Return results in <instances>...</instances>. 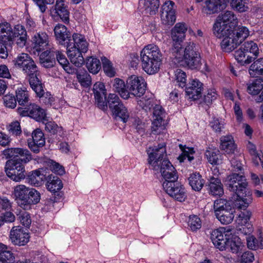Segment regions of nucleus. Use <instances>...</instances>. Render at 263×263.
I'll use <instances>...</instances> for the list:
<instances>
[{
    "instance_id": "f257e3e1",
    "label": "nucleus",
    "mask_w": 263,
    "mask_h": 263,
    "mask_svg": "<svg viewBox=\"0 0 263 263\" xmlns=\"http://www.w3.org/2000/svg\"><path fill=\"white\" fill-rule=\"evenodd\" d=\"M165 145L164 143L157 146L149 147L147 150L148 155V162L152 168L160 170L164 182H174L178 179L176 170L171 162L163 159L166 154Z\"/></svg>"
},
{
    "instance_id": "f03ea898",
    "label": "nucleus",
    "mask_w": 263,
    "mask_h": 263,
    "mask_svg": "<svg viewBox=\"0 0 263 263\" xmlns=\"http://www.w3.org/2000/svg\"><path fill=\"white\" fill-rule=\"evenodd\" d=\"M226 184L230 191L235 194V206L245 210L252 201V193L247 188L246 177L239 173H232L227 177Z\"/></svg>"
},
{
    "instance_id": "7ed1b4c3",
    "label": "nucleus",
    "mask_w": 263,
    "mask_h": 263,
    "mask_svg": "<svg viewBox=\"0 0 263 263\" xmlns=\"http://www.w3.org/2000/svg\"><path fill=\"white\" fill-rule=\"evenodd\" d=\"M162 54L155 44H148L141 50L140 60L142 69L148 74H154L160 69Z\"/></svg>"
},
{
    "instance_id": "20e7f679",
    "label": "nucleus",
    "mask_w": 263,
    "mask_h": 263,
    "mask_svg": "<svg viewBox=\"0 0 263 263\" xmlns=\"http://www.w3.org/2000/svg\"><path fill=\"white\" fill-rule=\"evenodd\" d=\"M72 39L73 45L70 42L67 45V54L73 64L77 67H80L84 62L82 53L87 52L88 43L85 37L81 34L74 33Z\"/></svg>"
},
{
    "instance_id": "39448f33",
    "label": "nucleus",
    "mask_w": 263,
    "mask_h": 263,
    "mask_svg": "<svg viewBox=\"0 0 263 263\" xmlns=\"http://www.w3.org/2000/svg\"><path fill=\"white\" fill-rule=\"evenodd\" d=\"M187 27L185 23H178L171 31V37L173 42V47L172 51L175 58L180 61L182 58V49L181 43L185 38V33Z\"/></svg>"
},
{
    "instance_id": "423d86ee",
    "label": "nucleus",
    "mask_w": 263,
    "mask_h": 263,
    "mask_svg": "<svg viewBox=\"0 0 263 263\" xmlns=\"http://www.w3.org/2000/svg\"><path fill=\"white\" fill-rule=\"evenodd\" d=\"M227 203L226 200L219 199L215 200L214 203L216 217L223 224L230 223L234 217V210L228 205Z\"/></svg>"
},
{
    "instance_id": "0eeeda50",
    "label": "nucleus",
    "mask_w": 263,
    "mask_h": 263,
    "mask_svg": "<svg viewBox=\"0 0 263 263\" xmlns=\"http://www.w3.org/2000/svg\"><path fill=\"white\" fill-rule=\"evenodd\" d=\"M183 59L189 68L192 69H198L200 68V56L196 51L194 43H189L185 47Z\"/></svg>"
},
{
    "instance_id": "6e6552de",
    "label": "nucleus",
    "mask_w": 263,
    "mask_h": 263,
    "mask_svg": "<svg viewBox=\"0 0 263 263\" xmlns=\"http://www.w3.org/2000/svg\"><path fill=\"white\" fill-rule=\"evenodd\" d=\"M5 172L10 179L18 182L25 178V167L15 159L8 160L5 165Z\"/></svg>"
},
{
    "instance_id": "1a4fd4ad",
    "label": "nucleus",
    "mask_w": 263,
    "mask_h": 263,
    "mask_svg": "<svg viewBox=\"0 0 263 263\" xmlns=\"http://www.w3.org/2000/svg\"><path fill=\"white\" fill-rule=\"evenodd\" d=\"M126 85L129 96L140 97L145 92L146 84L142 77L132 75L127 79Z\"/></svg>"
},
{
    "instance_id": "9d476101",
    "label": "nucleus",
    "mask_w": 263,
    "mask_h": 263,
    "mask_svg": "<svg viewBox=\"0 0 263 263\" xmlns=\"http://www.w3.org/2000/svg\"><path fill=\"white\" fill-rule=\"evenodd\" d=\"M219 35L216 33L214 34L218 38H222L220 46L222 50L226 52H230L234 50L239 44V41H237L234 35L230 31V29H222L219 30Z\"/></svg>"
},
{
    "instance_id": "9b49d317",
    "label": "nucleus",
    "mask_w": 263,
    "mask_h": 263,
    "mask_svg": "<svg viewBox=\"0 0 263 263\" xmlns=\"http://www.w3.org/2000/svg\"><path fill=\"white\" fill-rule=\"evenodd\" d=\"M162 185L165 192L174 199L182 202L186 199V195L184 188L177 181L163 182Z\"/></svg>"
},
{
    "instance_id": "f8f14e48",
    "label": "nucleus",
    "mask_w": 263,
    "mask_h": 263,
    "mask_svg": "<svg viewBox=\"0 0 263 263\" xmlns=\"http://www.w3.org/2000/svg\"><path fill=\"white\" fill-rule=\"evenodd\" d=\"M13 63L15 67L26 74L35 72L37 68L33 59L25 53L19 54L13 60Z\"/></svg>"
},
{
    "instance_id": "ddd939ff",
    "label": "nucleus",
    "mask_w": 263,
    "mask_h": 263,
    "mask_svg": "<svg viewBox=\"0 0 263 263\" xmlns=\"http://www.w3.org/2000/svg\"><path fill=\"white\" fill-rule=\"evenodd\" d=\"M3 155L6 158L16 160L21 164H24L32 159L29 151L27 149L21 148H10L3 151Z\"/></svg>"
},
{
    "instance_id": "4468645a",
    "label": "nucleus",
    "mask_w": 263,
    "mask_h": 263,
    "mask_svg": "<svg viewBox=\"0 0 263 263\" xmlns=\"http://www.w3.org/2000/svg\"><path fill=\"white\" fill-rule=\"evenodd\" d=\"M230 234L231 233L230 229L221 227L212 232L211 239L215 247L223 251L226 249L227 239Z\"/></svg>"
},
{
    "instance_id": "2eb2a0df",
    "label": "nucleus",
    "mask_w": 263,
    "mask_h": 263,
    "mask_svg": "<svg viewBox=\"0 0 263 263\" xmlns=\"http://www.w3.org/2000/svg\"><path fill=\"white\" fill-rule=\"evenodd\" d=\"M229 23H236L237 17L232 11H227L224 13L219 15L217 17L213 25V32H216V33L218 35H220L219 30L231 28L228 25Z\"/></svg>"
},
{
    "instance_id": "dca6fc26",
    "label": "nucleus",
    "mask_w": 263,
    "mask_h": 263,
    "mask_svg": "<svg viewBox=\"0 0 263 263\" xmlns=\"http://www.w3.org/2000/svg\"><path fill=\"white\" fill-rule=\"evenodd\" d=\"M31 43L34 50L41 52L46 49L51 48L49 44V36L44 31L34 33L31 36Z\"/></svg>"
},
{
    "instance_id": "f3484780",
    "label": "nucleus",
    "mask_w": 263,
    "mask_h": 263,
    "mask_svg": "<svg viewBox=\"0 0 263 263\" xmlns=\"http://www.w3.org/2000/svg\"><path fill=\"white\" fill-rule=\"evenodd\" d=\"M9 237L13 245L21 246L28 242L30 236L21 227L14 226L10 232Z\"/></svg>"
},
{
    "instance_id": "a211bd4d",
    "label": "nucleus",
    "mask_w": 263,
    "mask_h": 263,
    "mask_svg": "<svg viewBox=\"0 0 263 263\" xmlns=\"http://www.w3.org/2000/svg\"><path fill=\"white\" fill-rule=\"evenodd\" d=\"M175 3L172 1H167L162 6L161 19L163 24L173 25L176 21Z\"/></svg>"
},
{
    "instance_id": "6ab92c4d",
    "label": "nucleus",
    "mask_w": 263,
    "mask_h": 263,
    "mask_svg": "<svg viewBox=\"0 0 263 263\" xmlns=\"http://www.w3.org/2000/svg\"><path fill=\"white\" fill-rule=\"evenodd\" d=\"M228 2L229 0H205L202 11L209 15L217 13L226 8Z\"/></svg>"
},
{
    "instance_id": "aec40b11",
    "label": "nucleus",
    "mask_w": 263,
    "mask_h": 263,
    "mask_svg": "<svg viewBox=\"0 0 263 263\" xmlns=\"http://www.w3.org/2000/svg\"><path fill=\"white\" fill-rule=\"evenodd\" d=\"M93 93L96 103L99 108L105 110L107 108L106 90L104 84L100 82H96L93 85Z\"/></svg>"
},
{
    "instance_id": "412c9836",
    "label": "nucleus",
    "mask_w": 263,
    "mask_h": 263,
    "mask_svg": "<svg viewBox=\"0 0 263 263\" xmlns=\"http://www.w3.org/2000/svg\"><path fill=\"white\" fill-rule=\"evenodd\" d=\"M159 0H139L138 9L146 15H154L158 11Z\"/></svg>"
},
{
    "instance_id": "4be33fe9",
    "label": "nucleus",
    "mask_w": 263,
    "mask_h": 263,
    "mask_svg": "<svg viewBox=\"0 0 263 263\" xmlns=\"http://www.w3.org/2000/svg\"><path fill=\"white\" fill-rule=\"evenodd\" d=\"M32 138L30 140H28V147L34 153H37L40 151V148L45 143L44 134L41 130L36 129L32 133Z\"/></svg>"
},
{
    "instance_id": "5701e85b",
    "label": "nucleus",
    "mask_w": 263,
    "mask_h": 263,
    "mask_svg": "<svg viewBox=\"0 0 263 263\" xmlns=\"http://www.w3.org/2000/svg\"><path fill=\"white\" fill-rule=\"evenodd\" d=\"M27 34L26 29L23 25L18 24L13 29V36L11 42H15L20 47H23L27 41Z\"/></svg>"
},
{
    "instance_id": "b1692460",
    "label": "nucleus",
    "mask_w": 263,
    "mask_h": 263,
    "mask_svg": "<svg viewBox=\"0 0 263 263\" xmlns=\"http://www.w3.org/2000/svg\"><path fill=\"white\" fill-rule=\"evenodd\" d=\"M28 77L29 85L36 96H42L44 89L43 84L40 78V73L37 68L35 72H31L26 74Z\"/></svg>"
},
{
    "instance_id": "393cba45",
    "label": "nucleus",
    "mask_w": 263,
    "mask_h": 263,
    "mask_svg": "<svg viewBox=\"0 0 263 263\" xmlns=\"http://www.w3.org/2000/svg\"><path fill=\"white\" fill-rule=\"evenodd\" d=\"M54 33L59 43L67 46L70 41V34L67 28L64 25L58 24L54 28Z\"/></svg>"
},
{
    "instance_id": "a878e982",
    "label": "nucleus",
    "mask_w": 263,
    "mask_h": 263,
    "mask_svg": "<svg viewBox=\"0 0 263 263\" xmlns=\"http://www.w3.org/2000/svg\"><path fill=\"white\" fill-rule=\"evenodd\" d=\"M202 91V84L195 79L189 82L185 88L186 95L189 99L194 100L199 99L201 97Z\"/></svg>"
},
{
    "instance_id": "bb28decb",
    "label": "nucleus",
    "mask_w": 263,
    "mask_h": 263,
    "mask_svg": "<svg viewBox=\"0 0 263 263\" xmlns=\"http://www.w3.org/2000/svg\"><path fill=\"white\" fill-rule=\"evenodd\" d=\"M40 62L45 68H50L54 66L55 63L54 51L52 48H49L43 52L40 55Z\"/></svg>"
},
{
    "instance_id": "cd10ccee",
    "label": "nucleus",
    "mask_w": 263,
    "mask_h": 263,
    "mask_svg": "<svg viewBox=\"0 0 263 263\" xmlns=\"http://www.w3.org/2000/svg\"><path fill=\"white\" fill-rule=\"evenodd\" d=\"M29 191V188L23 184L18 185L14 189V196L16 199L20 201L19 204L22 208H23V206L26 203Z\"/></svg>"
},
{
    "instance_id": "c85d7f7f",
    "label": "nucleus",
    "mask_w": 263,
    "mask_h": 263,
    "mask_svg": "<svg viewBox=\"0 0 263 263\" xmlns=\"http://www.w3.org/2000/svg\"><path fill=\"white\" fill-rule=\"evenodd\" d=\"M210 193L215 196H221L223 194L222 184L219 179L212 177L209 184Z\"/></svg>"
},
{
    "instance_id": "c756f323",
    "label": "nucleus",
    "mask_w": 263,
    "mask_h": 263,
    "mask_svg": "<svg viewBox=\"0 0 263 263\" xmlns=\"http://www.w3.org/2000/svg\"><path fill=\"white\" fill-rule=\"evenodd\" d=\"M30 117L36 121H42L43 122L47 121L46 114L44 109L35 104H30L29 106Z\"/></svg>"
},
{
    "instance_id": "7c9ffc66",
    "label": "nucleus",
    "mask_w": 263,
    "mask_h": 263,
    "mask_svg": "<svg viewBox=\"0 0 263 263\" xmlns=\"http://www.w3.org/2000/svg\"><path fill=\"white\" fill-rule=\"evenodd\" d=\"M13 29L11 25L6 22L0 23V40L4 42H11Z\"/></svg>"
},
{
    "instance_id": "2f4dec72",
    "label": "nucleus",
    "mask_w": 263,
    "mask_h": 263,
    "mask_svg": "<svg viewBox=\"0 0 263 263\" xmlns=\"http://www.w3.org/2000/svg\"><path fill=\"white\" fill-rule=\"evenodd\" d=\"M230 31L239 43H241L250 35L248 28L245 26H239L235 28H230Z\"/></svg>"
},
{
    "instance_id": "473e14b6",
    "label": "nucleus",
    "mask_w": 263,
    "mask_h": 263,
    "mask_svg": "<svg viewBox=\"0 0 263 263\" xmlns=\"http://www.w3.org/2000/svg\"><path fill=\"white\" fill-rule=\"evenodd\" d=\"M220 148L228 154H233L236 148L231 136L222 137L220 139Z\"/></svg>"
},
{
    "instance_id": "72a5a7b5",
    "label": "nucleus",
    "mask_w": 263,
    "mask_h": 263,
    "mask_svg": "<svg viewBox=\"0 0 263 263\" xmlns=\"http://www.w3.org/2000/svg\"><path fill=\"white\" fill-rule=\"evenodd\" d=\"M55 13L58 15L60 18L64 22L69 21V12L67 9V6L62 1H56V4L54 8Z\"/></svg>"
},
{
    "instance_id": "f704fd0d",
    "label": "nucleus",
    "mask_w": 263,
    "mask_h": 263,
    "mask_svg": "<svg viewBox=\"0 0 263 263\" xmlns=\"http://www.w3.org/2000/svg\"><path fill=\"white\" fill-rule=\"evenodd\" d=\"M7 246L0 242V263H14V254L8 250Z\"/></svg>"
},
{
    "instance_id": "c9c22d12",
    "label": "nucleus",
    "mask_w": 263,
    "mask_h": 263,
    "mask_svg": "<svg viewBox=\"0 0 263 263\" xmlns=\"http://www.w3.org/2000/svg\"><path fill=\"white\" fill-rule=\"evenodd\" d=\"M42 172L43 171L41 170L31 172L28 176V182L35 186L41 185L46 178L45 175Z\"/></svg>"
},
{
    "instance_id": "e433bc0d",
    "label": "nucleus",
    "mask_w": 263,
    "mask_h": 263,
    "mask_svg": "<svg viewBox=\"0 0 263 263\" xmlns=\"http://www.w3.org/2000/svg\"><path fill=\"white\" fill-rule=\"evenodd\" d=\"M46 187L49 191L55 193L62 189L63 183L58 177L50 175L48 176Z\"/></svg>"
},
{
    "instance_id": "4c0bfd02",
    "label": "nucleus",
    "mask_w": 263,
    "mask_h": 263,
    "mask_svg": "<svg viewBox=\"0 0 263 263\" xmlns=\"http://www.w3.org/2000/svg\"><path fill=\"white\" fill-rule=\"evenodd\" d=\"M234 56L238 62L242 65L249 64L253 61V58L248 54L246 51L243 50L242 45L238 49L235 51Z\"/></svg>"
},
{
    "instance_id": "58836bf2",
    "label": "nucleus",
    "mask_w": 263,
    "mask_h": 263,
    "mask_svg": "<svg viewBox=\"0 0 263 263\" xmlns=\"http://www.w3.org/2000/svg\"><path fill=\"white\" fill-rule=\"evenodd\" d=\"M189 181L192 188L197 191L201 190L205 183L201 176L197 173L192 174L189 178Z\"/></svg>"
},
{
    "instance_id": "ea45409f",
    "label": "nucleus",
    "mask_w": 263,
    "mask_h": 263,
    "mask_svg": "<svg viewBox=\"0 0 263 263\" xmlns=\"http://www.w3.org/2000/svg\"><path fill=\"white\" fill-rule=\"evenodd\" d=\"M113 88L118 92L120 96L124 99L129 98V92L127 91L124 82L119 78H116L113 82Z\"/></svg>"
},
{
    "instance_id": "a19ab883",
    "label": "nucleus",
    "mask_w": 263,
    "mask_h": 263,
    "mask_svg": "<svg viewBox=\"0 0 263 263\" xmlns=\"http://www.w3.org/2000/svg\"><path fill=\"white\" fill-rule=\"evenodd\" d=\"M205 155L209 162L213 165H219L222 163V157L218 150L209 148L206 151Z\"/></svg>"
},
{
    "instance_id": "79ce46f5",
    "label": "nucleus",
    "mask_w": 263,
    "mask_h": 263,
    "mask_svg": "<svg viewBox=\"0 0 263 263\" xmlns=\"http://www.w3.org/2000/svg\"><path fill=\"white\" fill-rule=\"evenodd\" d=\"M41 199L40 194L34 189H29V191L27 197L26 203L23 206L24 209H28L30 208L31 204L37 203Z\"/></svg>"
},
{
    "instance_id": "37998d69",
    "label": "nucleus",
    "mask_w": 263,
    "mask_h": 263,
    "mask_svg": "<svg viewBox=\"0 0 263 263\" xmlns=\"http://www.w3.org/2000/svg\"><path fill=\"white\" fill-rule=\"evenodd\" d=\"M249 72L252 77H257L260 75L263 76V58L254 61L250 66Z\"/></svg>"
},
{
    "instance_id": "c03bdc74",
    "label": "nucleus",
    "mask_w": 263,
    "mask_h": 263,
    "mask_svg": "<svg viewBox=\"0 0 263 263\" xmlns=\"http://www.w3.org/2000/svg\"><path fill=\"white\" fill-rule=\"evenodd\" d=\"M54 57L66 72L72 73L74 72V69L70 67L67 58L63 53L59 51H54Z\"/></svg>"
},
{
    "instance_id": "a18cd8bd",
    "label": "nucleus",
    "mask_w": 263,
    "mask_h": 263,
    "mask_svg": "<svg viewBox=\"0 0 263 263\" xmlns=\"http://www.w3.org/2000/svg\"><path fill=\"white\" fill-rule=\"evenodd\" d=\"M242 48L245 50L248 54H252L253 60L259 56V49L257 44L252 41L245 42L242 44Z\"/></svg>"
},
{
    "instance_id": "49530a36",
    "label": "nucleus",
    "mask_w": 263,
    "mask_h": 263,
    "mask_svg": "<svg viewBox=\"0 0 263 263\" xmlns=\"http://www.w3.org/2000/svg\"><path fill=\"white\" fill-rule=\"evenodd\" d=\"M86 66L88 71L92 74L98 73L101 68L99 60L92 57L87 58Z\"/></svg>"
},
{
    "instance_id": "de8ad7c7",
    "label": "nucleus",
    "mask_w": 263,
    "mask_h": 263,
    "mask_svg": "<svg viewBox=\"0 0 263 263\" xmlns=\"http://www.w3.org/2000/svg\"><path fill=\"white\" fill-rule=\"evenodd\" d=\"M263 89V79H257L248 85L247 91L252 96L257 95Z\"/></svg>"
},
{
    "instance_id": "09e8293b",
    "label": "nucleus",
    "mask_w": 263,
    "mask_h": 263,
    "mask_svg": "<svg viewBox=\"0 0 263 263\" xmlns=\"http://www.w3.org/2000/svg\"><path fill=\"white\" fill-rule=\"evenodd\" d=\"M250 0H230L231 7L234 10L239 12H245L249 9Z\"/></svg>"
},
{
    "instance_id": "8fccbe9b",
    "label": "nucleus",
    "mask_w": 263,
    "mask_h": 263,
    "mask_svg": "<svg viewBox=\"0 0 263 263\" xmlns=\"http://www.w3.org/2000/svg\"><path fill=\"white\" fill-rule=\"evenodd\" d=\"M16 98L20 105H26L29 100V95L27 88L25 87L18 88L16 90Z\"/></svg>"
},
{
    "instance_id": "3c124183",
    "label": "nucleus",
    "mask_w": 263,
    "mask_h": 263,
    "mask_svg": "<svg viewBox=\"0 0 263 263\" xmlns=\"http://www.w3.org/2000/svg\"><path fill=\"white\" fill-rule=\"evenodd\" d=\"M111 110L116 117L120 118L123 122H126L129 118V113L127 108L122 104H118Z\"/></svg>"
},
{
    "instance_id": "603ef678",
    "label": "nucleus",
    "mask_w": 263,
    "mask_h": 263,
    "mask_svg": "<svg viewBox=\"0 0 263 263\" xmlns=\"http://www.w3.org/2000/svg\"><path fill=\"white\" fill-rule=\"evenodd\" d=\"M174 79L179 87L183 88L186 86L187 76L182 70L178 68L174 71Z\"/></svg>"
},
{
    "instance_id": "864d4df0",
    "label": "nucleus",
    "mask_w": 263,
    "mask_h": 263,
    "mask_svg": "<svg viewBox=\"0 0 263 263\" xmlns=\"http://www.w3.org/2000/svg\"><path fill=\"white\" fill-rule=\"evenodd\" d=\"M242 246L240 239L239 237H235L230 239L228 238L226 249H230L233 253H237Z\"/></svg>"
},
{
    "instance_id": "5fc2aeb1",
    "label": "nucleus",
    "mask_w": 263,
    "mask_h": 263,
    "mask_svg": "<svg viewBox=\"0 0 263 263\" xmlns=\"http://www.w3.org/2000/svg\"><path fill=\"white\" fill-rule=\"evenodd\" d=\"M180 148L182 151V154L178 157V160L180 162H184L186 159L189 162L194 159V157L192 155L195 151L193 148L184 147L182 145H180Z\"/></svg>"
},
{
    "instance_id": "6e6d98bb",
    "label": "nucleus",
    "mask_w": 263,
    "mask_h": 263,
    "mask_svg": "<svg viewBox=\"0 0 263 263\" xmlns=\"http://www.w3.org/2000/svg\"><path fill=\"white\" fill-rule=\"evenodd\" d=\"M77 78L81 86L88 87L91 84L90 76L86 71H80L77 74Z\"/></svg>"
},
{
    "instance_id": "4d7b16f0",
    "label": "nucleus",
    "mask_w": 263,
    "mask_h": 263,
    "mask_svg": "<svg viewBox=\"0 0 263 263\" xmlns=\"http://www.w3.org/2000/svg\"><path fill=\"white\" fill-rule=\"evenodd\" d=\"M103 68L106 74L109 77H113L115 76L116 71L112 66L111 62L106 57L101 58Z\"/></svg>"
},
{
    "instance_id": "13d9d810",
    "label": "nucleus",
    "mask_w": 263,
    "mask_h": 263,
    "mask_svg": "<svg viewBox=\"0 0 263 263\" xmlns=\"http://www.w3.org/2000/svg\"><path fill=\"white\" fill-rule=\"evenodd\" d=\"M251 216V212L249 211L241 212L236 217V223L237 227L247 225Z\"/></svg>"
},
{
    "instance_id": "bf43d9fd",
    "label": "nucleus",
    "mask_w": 263,
    "mask_h": 263,
    "mask_svg": "<svg viewBox=\"0 0 263 263\" xmlns=\"http://www.w3.org/2000/svg\"><path fill=\"white\" fill-rule=\"evenodd\" d=\"M246 239L248 247L249 249L256 250L259 248H263L262 240L261 239L258 240L253 235L247 236Z\"/></svg>"
},
{
    "instance_id": "052dcab7",
    "label": "nucleus",
    "mask_w": 263,
    "mask_h": 263,
    "mask_svg": "<svg viewBox=\"0 0 263 263\" xmlns=\"http://www.w3.org/2000/svg\"><path fill=\"white\" fill-rule=\"evenodd\" d=\"M163 118H154L153 119L152 125V130L154 134H159L163 129L165 127L164 125Z\"/></svg>"
},
{
    "instance_id": "680f3d73",
    "label": "nucleus",
    "mask_w": 263,
    "mask_h": 263,
    "mask_svg": "<svg viewBox=\"0 0 263 263\" xmlns=\"http://www.w3.org/2000/svg\"><path fill=\"white\" fill-rule=\"evenodd\" d=\"M187 223L189 227L193 231H196L201 227V220L196 215L190 216L189 218Z\"/></svg>"
},
{
    "instance_id": "e2e57ef3",
    "label": "nucleus",
    "mask_w": 263,
    "mask_h": 263,
    "mask_svg": "<svg viewBox=\"0 0 263 263\" xmlns=\"http://www.w3.org/2000/svg\"><path fill=\"white\" fill-rule=\"evenodd\" d=\"M48 165L52 172L58 175H62L65 173L64 167L52 160H49L48 162Z\"/></svg>"
},
{
    "instance_id": "0e129e2a",
    "label": "nucleus",
    "mask_w": 263,
    "mask_h": 263,
    "mask_svg": "<svg viewBox=\"0 0 263 263\" xmlns=\"http://www.w3.org/2000/svg\"><path fill=\"white\" fill-rule=\"evenodd\" d=\"M7 129L9 133L12 135L18 136L22 133L20 122L17 121L11 122L7 127Z\"/></svg>"
},
{
    "instance_id": "69168bd1",
    "label": "nucleus",
    "mask_w": 263,
    "mask_h": 263,
    "mask_svg": "<svg viewBox=\"0 0 263 263\" xmlns=\"http://www.w3.org/2000/svg\"><path fill=\"white\" fill-rule=\"evenodd\" d=\"M138 104L146 111H150L154 106V100L152 99L142 98L138 102Z\"/></svg>"
},
{
    "instance_id": "338daca9",
    "label": "nucleus",
    "mask_w": 263,
    "mask_h": 263,
    "mask_svg": "<svg viewBox=\"0 0 263 263\" xmlns=\"http://www.w3.org/2000/svg\"><path fill=\"white\" fill-rule=\"evenodd\" d=\"M4 103L5 106L14 108L16 105V99L12 95H7L3 97Z\"/></svg>"
},
{
    "instance_id": "774afa93",
    "label": "nucleus",
    "mask_w": 263,
    "mask_h": 263,
    "mask_svg": "<svg viewBox=\"0 0 263 263\" xmlns=\"http://www.w3.org/2000/svg\"><path fill=\"white\" fill-rule=\"evenodd\" d=\"M18 219L20 222L24 226L29 227L31 222L30 215L26 212H22L18 216Z\"/></svg>"
}]
</instances>
